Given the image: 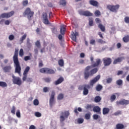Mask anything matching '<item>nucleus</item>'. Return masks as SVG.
I'll use <instances>...</instances> for the list:
<instances>
[{"label": "nucleus", "mask_w": 129, "mask_h": 129, "mask_svg": "<svg viewBox=\"0 0 129 129\" xmlns=\"http://www.w3.org/2000/svg\"><path fill=\"white\" fill-rule=\"evenodd\" d=\"M100 64H101V60L99 58H97L96 59V62H95L92 66L86 67L85 69V71L84 73L85 79L87 80L88 78L93 76L94 74L97 73V71H98V69L96 68L92 69V67H97L98 66H99ZM90 69L92 70H90ZM89 70H90V71H89Z\"/></svg>", "instance_id": "nucleus-1"}, {"label": "nucleus", "mask_w": 129, "mask_h": 129, "mask_svg": "<svg viewBox=\"0 0 129 129\" xmlns=\"http://www.w3.org/2000/svg\"><path fill=\"white\" fill-rule=\"evenodd\" d=\"M19 49H15L14 55L13 56V61L14 63V67H15V73H18L19 75H21L22 68L19 61L18 57Z\"/></svg>", "instance_id": "nucleus-2"}, {"label": "nucleus", "mask_w": 129, "mask_h": 129, "mask_svg": "<svg viewBox=\"0 0 129 129\" xmlns=\"http://www.w3.org/2000/svg\"><path fill=\"white\" fill-rule=\"evenodd\" d=\"M34 12L31 10V8H27L23 13V16H27V19L30 21L31 18L34 17Z\"/></svg>", "instance_id": "nucleus-3"}, {"label": "nucleus", "mask_w": 129, "mask_h": 129, "mask_svg": "<svg viewBox=\"0 0 129 129\" xmlns=\"http://www.w3.org/2000/svg\"><path fill=\"white\" fill-rule=\"evenodd\" d=\"M70 115V113L69 111H64V112H61L60 115V122H63L66 119L68 118V117Z\"/></svg>", "instance_id": "nucleus-4"}, {"label": "nucleus", "mask_w": 129, "mask_h": 129, "mask_svg": "<svg viewBox=\"0 0 129 129\" xmlns=\"http://www.w3.org/2000/svg\"><path fill=\"white\" fill-rule=\"evenodd\" d=\"M107 9L110 11V12H112L113 13H116L117 10L119 9V5H107Z\"/></svg>", "instance_id": "nucleus-5"}, {"label": "nucleus", "mask_w": 129, "mask_h": 129, "mask_svg": "<svg viewBox=\"0 0 129 129\" xmlns=\"http://www.w3.org/2000/svg\"><path fill=\"white\" fill-rule=\"evenodd\" d=\"M12 82L14 84H17V85H19V86L22 85V80L21 78L19 77H16L15 75H12Z\"/></svg>", "instance_id": "nucleus-6"}, {"label": "nucleus", "mask_w": 129, "mask_h": 129, "mask_svg": "<svg viewBox=\"0 0 129 129\" xmlns=\"http://www.w3.org/2000/svg\"><path fill=\"white\" fill-rule=\"evenodd\" d=\"M78 13L80 16H85V17H92L93 16V13H92L89 11H83L82 10H80Z\"/></svg>", "instance_id": "nucleus-7"}, {"label": "nucleus", "mask_w": 129, "mask_h": 129, "mask_svg": "<svg viewBox=\"0 0 129 129\" xmlns=\"http://www.w3.org/2000/svg\"><path fill=\"white\" fill-rule=\"evenodd\" d=\"M55 91H52L49 99V106L50 107H52L53 105L55 104Z\"/></svg>", "instance_id": "nucleus-8"}, {"label": "nucleus", "mask_w": 129, "mask_h": 129, "mask_svg": "<svg viewBox=\"0 0 129 129\" xmlns=\"http://www.w3.org/2000/svg\"><path fill=\"white\" fill-rule=\"evenodd\" d=\"M15 14V12L11 11L8 13H3L0 15V19H4L6 18V19H9V18H11L12 16H14Z\"/></svg>", "instance_id": "nucleus-9"}, {"label": "nucleus", "mask_w": 129, "mask_h": 129, "mask_svg": "<svg viewBox=\"0 0 129 129\" xmlns=\"http://www.w3.org/2000/svg\"><path fill=\"white\" fill-rule=\"evenodd\" d=\"M103 62L105 67L109 66L111 64V59L110 57H105L103 58Z\"/></svg>", "instance_id": "nucleus-10"}, {"label": "nucleus", "mask_w": 129, "mask_h": 129, "mask_svg": "<svg viewBox=\"0 0 129 129\" xmlns=\"http://www.w3.org/2000/svg\"><path fill=\"white\" fill-rule=\"evenodd\" d=\"M42 19H43V23L45 25H49V24H50V22L48 20V15H47L46 13H43Z\"/></svg>", "instance_id": "nucleus-11"}, {"label": "nucleus", "mask_w": 129, "mask_h": 129, "mask_svg": "<svg viewBox=\"0 0 129 129\" xmlns=\"http://www.w3.org/2000/svg\"><path fill=\"white\" fill-rule=\"evenodd\" d=\"M117 105H127L129 104V100L122 99L116 102Z\"/></svg>", "instance_id": "nucleus-12"}, {"label": "nucleus", "mask_w": 129, "mask_h": 129, "mask_svg": "<svg viewBox=\"0 0 129 129\" xmlns=\"http://www.w3.org/2000/svg\"><path fill=\"white\" fill-rule=\"evenodd\" d=\"M99 79H100V75L97 76L93 80L90 81V85L91 86H93V85H94V84H95V83H96V82H97Z\"/></svg>", "instance_id": "nucleus-13"}, {"label": "nucleus", "mask_w": 129, "mask_h": 129, "mask_svg": "<svg viewBox=\"0 0 129 129\" xmlns=\"http://www.w3.org/2000/svg\"><path fill=\"white\" fill-rule=\"evenodd\" d=\"M123 60H124V57L123 56L118 57L114 60V61H113V64L114 65H115V64H117L118 63H120V62H122Z\"/></svg>", "instance_id": "nucleus-14"}, {"label": "nucleus", "mask_w": 129, "mask_h": 129, "mask_svg": "<svg viewBox=\"0 0 129 129\" xmlns=\"http://www.w3.org/2000/svg\"><path fill=\"white\" fill-rule=\"evenodd\" d=\"M90 88V85H84V89H83V94L84 95H87L88 94L89 90Z\"/></svg>", "instance_id": "nucleus-15"}, {"label": "nucleus", "mask_w": 129, "mask_h": 129, "mask_svg": "<svg viewBox=\"0 0 129 129\" xmlns=\"http://www.w3.org/2000/svg\"><path fill=\"white\" fill-rule=\"evenodd\" d=\"M89 3L91 6H93V7H95L96 8H98L99 6L98 2L95 0H90Z\"/></svg>", "instance_id": "nucleus-16"}, {"label": "nucleus", "mask_w": 129, "mask_h": 129, "mask_svg": "<svg viewBox=\"0 0 129 129\" xmlns=\"http://www.w3.org/2000/svg\"><path fill=\"white\" fill-rule=\"evenodd\" d=\"M79 33L77 32H76L75 33L72 32V40L73 41H74V42H76L77 41V37H78Z\"/></svg>", "instance_id": "nucleus-17"}, {"label": "nucleus", "mask_w": 129, "mask_h": 129, "mask_svg": "<svg viewBox=\"0 0 129 129\" xmlns=\"http://www.w3.org/2000/svg\"><path fill=\"white\" fill-rule=\"evenodd\" d=\"M64 81V78L62 77H60L57 80L54 82V84L55 85H58V84H61Z\"/></svg>", "instance_id": "nucleus-18"}, {"label": "nucleus", "mask_w": 129, "mask_h": 129, "mask_svg": "<svg viewBox=\"0 0 129 129\" xmlns=\"http://www.w3.org/2000/svg\"><path fill=\"white\" fill-rule=\"evenodd\" d=\"M93 111H94V112H98L101 113L100 111H101V109L100 108V107H99V106H96L93 107Z\"/></svg>", "instance_id": "nucleus-19"}, {"label": "nucleus", "mask_w": 129, "mask_h": 129, "mask_svg": "<svg viewBox=\"0 0 129 129\" xmlns=\"http://www.w3.org/2000/svg\"><path fill=\"white\" fill-rule=\"evenodd\" d=\"M110 109L107 107H104L103 108L102 112L103 114L104 115H105V114H108L109 113Z\"/></svg>", "instance_id": "nucleus-20"}, {"label": "nucleus", "mask_w": 129, "mask_h": 129, "mask_svg": "<svg viewBox=\"0 0 129 129\" xmlns=\"http://www.w3.org/2000/svg\"><path fill=\"white\" fill-rule=\"evenodd\" d=\"M12 69V67L11 66H6L3 68V70H4V72H9L11 71Z\"/></svg>", "instance_id": "nucleus-21"}, {"label": "nucleus", "mask_w": 129, "mask_h": 129, "mask_svg": "<svg viewBox=\"0 0 129 129\" xmlns=\"http://www.w3.org/2000/svg\"><path fill=\"white\" fill-rule=\"evenodd\" d=\"M116 129H124V125L122 123H118L116 125Z\"/></svg>", "instance_id": "nucleus-22"}, {"label": "nucleus", "mask_w": 129, "mask_h": 129, "mask_svg": "<svg viewBox=\"0 0 129 129\" xmlns=\"http://www.w3.org/2000/svg\"><path fill=\"white\" fill-rule=\"evenodd\" d=\"M26 38H27V34H25L22 36V37L20 39L19 42H20V44H22L24 43V41L26 40Z\"/></svg>", "instance_id": "nucleus-23"}, {"label": "nucleus", "mask_w": 129, "mask_h": 129, "mask_svg": "<svg viewBox=\"0 0 129 129\" xmlns=\"http://www.w3.org/2000/svg\"><path fill=\"white\" fill-rule=\"evenodd\" d=\"M47 68H43L40 69L39 71L40 73H43L44 74H47Z\"/></svg>", "instance_id": "nucleus-24"}, {"label": "nucleus", "mask_w": 129, "mask_h": 129, "mask_svg": "<svg viewBox=\"0 0 129 129\" xmlns=\"http://www.w3.org/2000/svg\"><path fill=\"white\" fill-rule=\"evenodd\" d=\"M65 32H66V28L64 26H61L60 27V32L61 35H64Z\"/></svg>", "instance_id": "nucleus-25"}, {"label": "nucleus", "mask_w": 129, "mask_h": 129, "mask_svg": "<svg viewBox=\"0 0 129 129\" xmlns=\"http://www.w3.org/2000/svg\"><path fill=\"white\" fill-rule=\"evenodd\" d=\"M101 101V97H100V96H97L94 98V101L95 102H96V103L98 102H100Z\"/></svg>", "instance_id": "nucleus-26"}, {"label": "nucleus", "mask_w": 129, "mask_h": 129, "mask_svg": "<svg viewBox=\"0 0 129 129\" xmlns=\"http://www.w3.org/2000/svg\"><path fill=\"white\" fill-rule=\"evenodd\" d=\"M98 28L101 30L102 32H105V27L103 26L102 24H99L98 25Z\"/></svg>", "instance_id": "nucleus-27"}, {"label": "nucleus", "mask_w": 129, "mask_h": 129, "mask_svg": "<svg viewBox=\"0 0 129 129\" xmlns=\"http://www.w3.org/2000/svg\"><path fill=\"white\" fill-rule=\"evenodd\" d=\"M78 111L81 112V111H82V109L80 107H78V109H75L74 112L76 114V115H78V114H79V112H78Z\"/></svg>", "instance_id": "nucleus-28"}, {"label": "nucleus", "mask_w": 129, "mask_h": 129, "mask_svg": "<svg viewBox=\"0 0 129 129\" xmlns=\"http://www.w3.org/2000/svg\"><path fill=\"white\" fill-rule=\"evenodd\" d=\"M30 71V67H27L23 72V75H28V73Z\"/></svg>", "instance_id": "nucleus-29"}, {"label": "nucleus", "mask_w": 129, "mask_h": 129, "mask_svg": "<svg viewBox=\"0 0 129 129\" xmlns=\"http://www.w3.org/2000/svg\"><path fill=\"white\" fill-rule=\"evenodd\" d=\"M102 88H103V87H102V86L101 85L99 84L96 86V90L97 91H101L102 90Z\"/></svg>", "instance_id": "nucleus-30"}, {"label": "nucleus", "mask_w": 129, "mask_h": 129, "mask_svg": "<svg viewBox=\"0 0 129 129\" xmlns=\"http://www.w3.org/2000/svg\"><path fill=\"white\" fill-rule=\"evenodd\" d=\"M122 40L124 43H127L129 42V35H127L123 37Z\"/></svg>", "instance_id": "nucleus-31"}, {"label": "nucleus", "mask_w": 129, "mask_h": 129, "mask_svg": "<svg viewBox=\"0 0 129 129\" xmlns=\"http://www.w3.org/2000/svg\"><path fill=\"white\" fill-rule=\"evenodd\" d=\"M54 73H55L54 70L47 68L46 74H54Z\"/></svg>", "instance_id": "nucleus-32"}, {"label": "nucleus", "mask_w": 129, "mask_h": 129, "mask_svg": "<svg viewBox=\"0 0 129 129\" xmlns=\"http://www.w3.org/2000/svg\"><path fill=\"white\" fill-rule=\"evenodd\" d=\"M30 40L29 38H27V45L28 48H30L31 47H32V44L30 43Z\"/></svg>", "instance_id": "nucleus-33"}, {"label": "nucleus", "mask_w": 129, "mask_h": 129, "mask_svg": "<svg viewBox=\"0 0 129 129\" xmlns=\"http://www.w3.org/2000/svg\"><path fill=\"white\" fill-rule=\"evenodd\" d=\"M64 98V94L60 93L57 96L58 100H62Z\"/></svg>", "instance_id": "nucleus-34"}, {"label": "nucleus", "mask_w": 129, "mask_h": 129, "mask_svg": "<svg viewBox=\"0 0 129 129\" xmlns=\"http://www.w3.org/2000/svg\"><path fill=\"white\" fill-rule=\"evenodd\" d=\"M123 82L121 80L119 79L116 81V84L118 85V86H121L122 85Z\"/></svg>", "instance_id": "nucleus-35"}, {"label": "nucleus", "mask_w": 129, "mask_h": 129, "mask_svg": "<svg viewBox=\"0 0 129 129\" xmlns=\"http://www.w3.org/2000/svg\"><path fill=\"white\" fill-rule=\"evenodd\" d=\"M89 25L90 27L93 26V19L92 18H90L89 19Z\"/></svg>", "instance_id": "nucleus-36"}, {"label": "nucleus", "mask_w": 129, "mask_h": 129, "mask_svg": "<svg viewBox=\"0 0 129 129\" xmlns=\"http://www.w3.org/2000/svg\"><path fill=\"white\" fill-rule=\"evenodd\" d=\"M0 86L1 87H7L8 86V84H7V83L5 82L0 81Z\"/></svg>", "instance_id": "nucleus-37"}, {"label": "nucleus", "mask_w": 129, "mask_h": 129, "mask_svg": "<svg viewBox=\"0 0 129 129\" xmlns=\"http://www.w3.org/2000/svg\"><path fill=\"white\" fill-rule=\"evenodd\" d=\"M29 5V1L28 0H24L22 2V6L23 7H27Z\"/></svg>", "instance_id": "nucleus-38"}, {"label": "nucleus", "mask_w": 129, "mask_h": 129, "mask_svg": "<svg viewBox=\"0 0 129 129\" xmlns=\"http://www.w3.org/2000/svg\"><path fill=\"white\" fill-rule=\"evenodd\" d=\"M58 63L60 67H63V66H64V60H63V59L59 60Z\"/></svg>", "instance_id": "nucleus-39"}, {"label": "nucleus", "mask_w": 129, "mask_h": 129, "mask_svg": "<svg viewBox=\"0 0 129 129\" xmlns=\"http://www.w3.org/2000/svg\"><path fill=\"white\" fill-rule=\"evenodd\" d=\"M11 113L13 114H16V107L15 106H12V108L11 110Z\"/></svg>", "instance_id": "nucleus-40"}, {"label": "nucleus", "mask_w": 129, "mask_h": 129, "mask_svg": "<svg viewBox=\"0 0 129 129\" xmlns=\"http://www.w3.org/2000/svg\"><path fill=\"white\" fill-rule=\"evenodd\" d=\"M94 14L96 17H99V16L101 15V13H100V11H99V10H96Z\"/></svg>", "instance_id": "nucleus-41"}, {"label": "nucleus", "mask_w": 129, "mask_h": 129, "mask_svg": "<svg viewBox=\"0 0 129 129\" xmlns=\"http://www.w3.org/2000/svg\"><path fill=\"white\" fill-rule=\"evenodd\" d=\"M77 121H78V123H79V124L83 123V122L84 121V119H83V118H79L77 120Z\"/></svg>", "instance_id": "nucleus-42"}, {"label": "nucleus", "mask_w": 129, "mask_h": 129, "mask_svg": "<svg viewBox=\"0 0 129 129\" xmlns=\"http://www.w3.org/2000/svg\"><path fill=\"white\" fill-rule=\"evenodd\" d=\"M116 98V96H115V95H112L110 97V100L111 102H112V101H114Z\"/></svg>", "instance_id": "nucleus-43"}, {"label": "nucleus", "mask_w": 129, "mask_h": 129, "mask_svg": "<svg viewBox=\"0 0 129 129\" xmlns=\"http://www.w3.org/2000/svg\"><path fill=\"white\" fill-rule=\"evenodd\" d=\"M35 45L36 46V47H37V48H41V43H40V41L37 40L35 42Z\"/></svg>", "instance_id": "nucleus-44"}, {"label": "nucleus", "mask_w": 129, "mask_h": 129, "mask_svg": "<svg viewBox=\"0 0 129 129\" xmlns=\"http://www.w3.org/2000/svg\"><path fill=\"white\" fill-rule=\"evenodd\" d=\"M19 56H20V57H23V56H24V50L22 48L20 50Z\"/></svg>", "instance_id": "nucleus-45"}, {"label": "nucleus", "mask_w": 129, "mask_h": 129, "mask_svg": "<svg viewBox=\"0 0 129 129\" xmlns=\"http://www.w3.org/2000/svg\"><path fill=\"white\" fill-rule=\"evenodd\" d=\"M59 4L61 6H63V7H64V6L66 5V1L65 0H60Z\"/></svg>", "instance_id": "nucleus-46"}, {"label": "nucleus", "mask_w": 129, "mask_h": 129, "mask_svg": "<svg viewBox=\"0 0 129 129\" xmlns=\"http://www.w3.org/2000/svg\"><path fill=\"white\" fill-rule=\"evenodd\" d=\"M33 104L34 105H35V106L39 105V100H38V99H35L33 101Z\"/></svg>", "instance_id": "nucleus-47"}, {"label": "nucleus", "mask_w": 129, "mask_h": 129, "mask_svg": "<svg viewBox=\"0 0 129 129\" xmlns=\"http://www.w3.org/2000/svg\"><path fill=\"white\" fill-rule=\"evenodd\" d=\"M35 116H36V117H41V116H42V114L39 112H36L35 113Z\"/></svg>", "instance_id": "nucleus-48"}, {"label": "nucleus", "mask_w": 129, "mask_h": 129, "mask_svg": "<svg viewBox=\"0 0 129 129\" xmlns=\"http://www.w3.org/2000/svg\"><path fill=\"white\" fill-rule=\"evenodd\" d=\"M51 31L53 34H57L58 33V31H57V28H51Z\"/></svg>", "instance_id": "nucleus-49"}, {"label": "nucleus", "mask_w": 129, "mask_h": 129, "mask_svg": "<svg viewBox=\"0 0 129 129\" xmlns=\"http://www.w3.org/2000/svg\"><path fill=\"white\" fill-rule=\"evenodd\" d=\"M16 116H17V117H19V118H20V117H21V112H20V110H17Z\"/></svg>", "instance_id": "nucleus-50"}, {"label": "nucleus", "mask_w": 129, "mask_h": 129, "mask_svg": "<svg viewBox=\"0 0 129 129\" xmlns=\"http://www.w3.org/2000/svg\"><path fill=\"white\" fill-rule=\"evenodd\" d=\"M121 114V111H117L113 114V115L117 116Z\"/></svg>", "instance_id": "nucleus-51"}, {"label": "nucleus", "mask_w": 129, "mask_h": 129, "mask_svg": "<svg viewBox=\"0 0 129 129\" xmlns=\"http://www.w3.org/2000/svg\"><path fill=\"white\" fill-rule=\"evenodd\" d=\"M9 39L10 41H13V40L15 39V36H14V35H13V34H11V35H9Z\"/></svg>", "instance_id": "nucleus-52"}, {"label": "nucleus", "mask_w": 129, "mask_h": 129, "mask_svg": "<svg viewBox=\"0 0 129 129\" xmlns=\"http://www.w3.org/2000/svg\"><path fill=\"white\" fill-rule=\"evenodd\" d=\"M93 117L94 119H98V118H100V116L97 114H94Z\"/></svg>", "instance_id": "nucleus-53"}, {"label": "nucleus", "mask_w": 129, "mask_h": 129, "mask_svg": "<svg viewBox=\"0 0 129 129\" xmlns=\"http://www.w3.org/2000/svg\"><path fill=\"white\" fill-rule=\"evenodd\" d=\"M85 117L86 119H90V114L86 113L85 115Z\"/></svg>", "instance_id": "nucleus-54"}, {"label": "nucleus", "mask_w": 129, "mask_h": 129, "mask_svg": "<svg viewBox=\"0 0 129 129\" xmlns=\"http://www.w3.org/2000/svg\"><path fill=\"white\" fill-rule=\"evenodd\" d=\"M97 42L98 43H100V44H105V41H103L102 39H99L97 40Z\"/></svg>", "instance_id": "nucleus-55"}, {"label": "nucleus", "mask_w": 129, "mask_h": 129, "mask_svg": "<svg viewBox=\"0 0 129 129\" xmlns=\"http://www.w3.org/2000/svg\"><path fill=\"white\" fill-rule=\"evenodd\" d=\"M43 66H44V64H43V61L42 60L39 61L38 63V67H39V68L43 67Z\"/></svg>", "instance_id": "nucleus-56"}, {"label": "nucleus", "mask_w": 129, "mask_h": 129, "mask_svg": "<svg viewBox=\"0 0 129 129\" xmlns=\"http://www.w3.org/2000/svg\"><path fill=\"white\" fill-rule=\"evenodd\" d=\"M124 22L126 24H129V17H125L124 18Z\"/></svg>", "instance_id": "nucleus-57"}, {"label": "nucleus", "mask_w": 129, "mask_h": 129, "mask_svg": "<svg viewBox=\"0 0 129 129\" xmlns=\"http://www.w3.org/2000/svg\"><path fill=\"white\" fill-rule=\"evenodd\" d=\"M112 81V78H109L106 79V83L108 84L111 83Z\"/></svg>", "instance_id": "nucleus-58"}, {"label": "nucleus", "mask_w": 129, "mask_h": 129, "mask_svg": "<svg viewBox=\"0 0 129 129\" xmlns=\"http://www.w3.org/2000/svg\"><path fill=\"white\" fill-rule=\"evenodd\" d=\"M44 47L42 48L40 50L41 53H44V52H45V47H46V42H44Z\"/></svg>", "instance_id": "nucleus-59"}, {"label": "nucleus", "mask_w": 129, "mask_h": 129, "mask_svg": "<svg viewBox=\"0 0 129 129\" xmlns=\"http://www.w3.org/2000/svg\"><path fill=\"white\" fill-rule=\"evenodd\" d=\"M93 106L92 105L88 104L87 105L86 108V109H91L92 108Z\"/></svg>", "instance_id": "nucleus-60"}, {"label": "nucleus", "mask_w": 129, "mask_h": 129, "mask_svg": "<svg viewBox=\"0 0 129 129\" xmlns=\"http://www.w3.org/2000/svg\"><path fill=\"white\" fill-rule=\"evenodd\" d=\"M24 60L25 61H28V60H31V56H26L24 57Z\"/></svg>", "instance_id": "nucleus-61"}, {"label": "nucleus", "mask_w": 129, "mask_h": 129, "mask_svg": "<svg viewBox=\"0 0 129 129\" xmlns=\"http://www.w3.org/2000/svg\"><path fill=\"white\" fill-rule=\"evenodd\" d=\"M90 44L91 45H95V40L92 39L90 41Z\"/></svg>", "instance_id": "nucleus-62"}, {"label": "nucleus", "mask_w": 129, "mask_h": 129, "mask_svg": "<svg viewBox=\"0 0 129 129\" xmlns=\"http://www.w3.org/2000/svg\"><path fill=\"white\" fill-rule=\"evenodd\" d=\"M44 81H45V82L49 83V82H50V81H51V78H46L44 79Z\"/></svg>", "instance_id": "nucleus-63"}, {"label": "nucleus", "mask_w": 129, "mask_h": 129, "mask_svg": "<svg viewBox=\"0 0 129 129\" xmlns=\"http://www.w3.org/2000/svg\"><path fill=\"white\" fill-rule=\"evenodd\" d=\"M29 129H36V126H35L34 125H31Z\"/></svg>", "instance_id": "nucleus-64"}]
</instances>
